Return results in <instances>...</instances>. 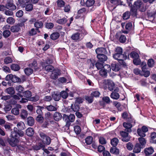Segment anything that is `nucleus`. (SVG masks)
Segmentation results:
<instances>
[{
    "instance_id": "nucleus-1",
    "label": "nucleus",
    "mask_w": 156,
    "mask_h": 156,
    "mask_svg": "<svg viewBox=\"0 0 156 156\" xmlns=\"http://www.w3.org/2000/svg\"><path fill=\"white\" fill-rule=\"evenodd\" d=\"M10 137L8 140V142L12 147H15L19 142L18 136L15 132H12Z\"/></svg>"
},
{
    "instance_id": "nucleus-2",
    "label": "nucleus",
    "mask_w": 156,
    "mask_h": 156,
    "mask_svg": "<svg viewBox=\"0 0 156 156\" xmlns=\"http://www.w3.org/2000/svg\"><path fill=\"white\" fill-rule=\"evenodd\" d=\"M40 140L44 144L49 145L51 143V139L49 136L47 135L44 132L40 131L39 132Z\"/></svg>"
},
{
    "instance_id": "nucleus-3",
    "label": "nucleus",
    "mask_w": 156,
    "mask_h": 156,
    "mask_svg": "<svg viewBox=\"0 0 156 156\" xmlns=\"http://www.w3.org/2000/svg\"><path fill=\"white\" fill-rule=\"evenodd\" d=\"M111 70L110 66L109 65H106L100 70L99 73L102 76L106 77L107 76V73L110 72Z\"/></svg>"
},
{
    "instance_id": "nucleus-4",
    "label": "nucleus",
    "mask_w": 156,
    "mask_h": 156,
    "mask_svg": "<svg viewBox=\"0 0 156 156\" xmlns=\"http://www.w3.org/2000/svg\"><path fill=\"white\" fill-rule=\"evenodd\" d=\"M128 133L125 130L120 132V134L122 137V141L127 142L129 141L130 137L129 136Z\"/></svg>"
},
{
    "instance_id": "nucleus-5",
    "label": "nucleus",
    "mask_w": 156,
    "mask_h": 156,
    "mask_svg": "<svg viewBox=\"0 0 156 156\" xmlns=\"http://www.w3.org/2000/svg\"><path fill=\"white\" fill-rule=\"evenodd\" d=\"M113 58L118 61L120 60H126L127 58V55L126 52H124L123 54L119 53H115L113 55Z\"/></svg>"
},
{
    "instance_id": "nucleus-6",
    "label": "nucleus",
    "mask_w": 156,
    "mask_h": 156,
    "mask_svg": "<svg viewBox=\"0 0 156 156\" xmlns=\"http://www.w3.org/2000/svg\"><path fill=\"white\" fill-rule=\"evenodd\" d=\"M23 96L28 98L29 101H35L38 100V98H36L34 97H31L32 96V94L30 91H26L23 92Z\"/></svg>"
},
{
    "instance_id": "nucleus-7",
    "label": "nucleus",
    "mask_w": 156,
    "mask_h": 156,
    "mask_svg": "<svg viewBox=\"0 0 156 156\" xmlns=\"http://www.w3.org/2000/svg\"><path fill=\"white\" fill-rule=\"evenodd\" d=\"M5 6L6 8L11 10H14L16 9V7L13 4L12 0H7Z\"/></svg>"
},
{
    "instance_id": "nucleus-8",
    "label": "nucleus",
    "mask_w": 156,
    "mask_h": 156,
    "mask_svg": "<svg viewBox=\"0 0 156 156\" xmlns=\"http://www.w3.org/2000/svg\"><path fill=\"white\" fill-rule=\"evenodd\" d=\"M22 26V24H18L11 27V31L12 32H18L21 29L20 27Z\"/></svg>"
},
{
    "instance_id": "nucleus-9",
    "label": "nucleus",
    "mask_w": 156,
    "mask_h": 156,
    "mask_svg": "<svg viewBox=\"0 0 156 156\" xmlns=\"http://www.w3.org/2000/svg\"><path fill=\"white\" fill-rule=\"evenodd\" d=\"M104 82L107 83L108 85V88L110 91H112L115 88V84L114 82L109 80H104Z\"/></svg>"
},
{
    "instance_id": "nucleus-10",
    "label": "nucleus",
    "mask_w": 156,
    "mask_h": 156,
    "mask_svg": "<svg viewBox=\"0 0 156 156\" xmlns=\"http://www.w3.org/2000/svg\"><path fill=\"white\" fill-rule=\"evenodd\" d=\"M61 74L60 71L59 70H53L51 74V77L52 79L55 80L58 78V76Z\"/></svg>"
},
{
    "instance_id": "nucleus-11",
    "label": "nucleus",
    "mask_w": 156,
    "mask_h": 156,
    "mask_svg": "<svg viewBox=\"0 0 156 156\" xmlns=\"http://www.w3.org/2000/svg\"><path fill=\"white\" fill-rule=\"evenodd\" d=\"M34 26L36 28V30L40 32V31L38 30L39 29L42 28L43 27V23L41 21L37 20L34 23Z\"/></svg>"
},
{
    "instance_id": "nucleus-12",
    "label": "nucleus",
    "mask_w": 156,
    "mask_h": 156,
    "mask_svg": "<svg viewBox=\"0 0 156 156\" xmlns=\"http://www.w3.org/2000/svg\"><path fill=\"white\" fill-rule=\"evenodd\" d=\"M95 51L97 55L102 54H107L108 53L106 49L103 48H97L95 50Z\"/></svg>"
},
{
    "instance_id": "nucleus-13",
    "label": "nucleus",
    "mask_w": 156,
    "mask_h": 156,
    "mask_svg": "<svg viewBox=\"0 0 156 156\" xmlns=\"http://www.w3.org/2000/svg\"><path fill=\"white\" fill-rule=\"evenodd\" d=\"M42 65L43 70H45L47 72H52L54 70V68L51 65L45 66L44 64H43Z\"/></svg>"
},
{
    "instance_id": "nucleus-14",
    "label": "nucleus",
    "mask_w": 156,
    "mask_h": 156,
    "mask_svg": "<svg viewBox=\"0 0 156 156\" xmlns=\"http://www.w3.org/2000/svg\"><path fill=\"white\" fill-rule=\"evenodd\" d=\"M53 117L55 121L58 122L62 119V116L60 113L56 112L53 114Z\"/></svg>"
},
{
    "instance_id": "nucleus-15",
    "label": "nucleus",
    "mask_w": 156,
    "mask_h": 156,
    "mask_svg": "<svg viewBox=\"0 0 156 156\" xmlns=\"http://www.w3.org/2000/svg\"><path fill=\"white\" fill-rule=\"evenodd\" d=\"M75 116L74 115L70 114L69 116H68L65 114L63 115V119L65 121L67 119L69 120L71 122H73L75 119Z\"/></svg>"
},
{
    "instance_id": "nucleus-16",
    "label": "nucleus",
    "mask_w": 156,
    "mask_h": 156,
    "mask_svg": "<svg viewBox=\"0 0 156 156\" xmlns=\"http://www.w3.org/2000/svg\"><path fill=\"white\" fill-rule=\"evenodd\" d=\"M123 126L126 128L124 130L125 131L128 133L131 132V128L132 127V125L130 123L124 122L123 123Z\"/></svg>"
},
{
    "instance_id": "nucleus-17",
    "label": "nucleus",
    "mask_w": 156,
    "mask_h": 156,
    "mask_svg": "<svg viewBox=\"0 0 156 156\" xmlns=\"http://www.w3.org/2000/svg\"><path fill=\"white\" fill-rule=\"evenodd\" d=\"M111 69L113 71L117 72L120 69V66L118 63L114 62L111 64Z\"/></svg>"
},
{
    "instance_id": "nucleus-18",
    "label": "nucleus",
    "mask_w": 156,
    "mask_h": 156,
    "mask_svg": "<svg viewBox=\"0 0 156 156\" xmlns=\"http://www.w3.org/2000/svg\"><path fill=\"white\" fill-rule=\"evenodd\" d=\"M132 27V23L131 22L127 23L125 26V28L126 30H122V33L125 34H128L129 31L131 30Z\"/></svg>"
},
{
    "instance_id": "nucleus-19",
    "label": "nucleus",
    "mask_w": 156,
    "mask_h": 156,
    "mask_svg": "<svg viewBox=\"0 0 156 156\" xmlns=\"http://www.w3.org/2000/svg\"><path fill=\"white\" fill-rule=\"evenodd\" d=\"M21 108V106L20 105H19L17 107L13 108L11 110V112L14 115H17L19 114L20 110L19 108Z\"/></svg>"
},
{
    "instance_id": "nucleus-20",
    "label": "nucleus",
    "mask_w": 156,
    "mask_h": 156,
    "mask_svg": "<svg viewBox=\"0 0 156 156\" xmlns=\"http://www.w3.org/2000/svg\"><path fill=\"white\" fill-rule=\"evenodd\" d=\"M105 54H102L99 55H97V57L98 60L101 62H104L107 60L108 59L107 57Z\"/></svg>"
},
{
    "instance_id": "nucleus-21",
    "label": "nucleus",
    "mask_w": 156,
    "mask_h": 156,
    "mask_svg": "<svg viewBox=\"0 0 156 156\" xmlns=\"http://www.w3.org/2000/svg\"><path fill=\"white\" fill-rule=\"evenodd\" d=\"M137 9L133 6L130 9V14L133 17H136L137 15Z\"/></svg>"
},
{
    "instance_id": "nucleus-22",
    "label": "nucleus",
    "mask_w": 156,
    "mask_h": 156,
    "mask_svg": "<svg viewBox=\"0 0 156 156\" xmlns=\"http://www.w3.org/2000/svg\"><path fill=\"white\" fill-rule=\"evenodd\" d=\"M142 147L141 145L137 143L135 145L134 147L133 151L135 153H139L140 152Z\"/></svg>"
},
{
    "instance_id": "nucleus-23",
    "label": "nucleus",
    "mask_w": 156,
    "mask_h": 156,
    "mask_svg": "<svg viewBox=\"0 0 156 156\" xmlns=\"http://www.w3.org/2000/svg\"><path fill=\"white\" fill-rule=\"evenodd\" d=\"M45 147V144L42 143H39V144L34 147V149L36 151L42 149L44 150Z\"/></svg>"
},
{
    "instance_id": "nucleus-24",
    "label": "nucleus",
    "mask_w": 156,
    "mask_h": 156,
    "mask_svg": "<svg viewBox=\"0 0 156 156\" xmlns=\"http://www.w3.org/2000/svg\"><path fill=\"white\" fill-rule=\"evenodd\" d=\"M28 115V113L26 110L22 109L21 110L20 113V116L22 119H26Z\"/></svg>"
},
{
    "instance_id": "nucleus-25",
    "label": "nucleus",
    "mask_w": 156,
    "mask_h": 156,
    "mask_svg": "<svg viewBox=\"0 0 156 156\" xmlns=\"http://www.w3.org/2000/svg\"><path fill=\"white\" fill-rule=\"evenodd\" d=\"M52 98L55 101H58L60 98V95L59 93L57 92H54L52 94Z\"/></svg>"
},
{
    "instance_id": "nucleus-26",
    "label": "nucleus",
    "mask_w": 156,
    "mask_h": 156,
    "mask_svg": "<svg viewBox=\"0 0 156 156\" xmlns=\"http://www.w3.org/2000/svg\"><path fill=\"white\" fill-rule=\"evenodd\" d=\"M144 153L146 155H148L152 154L154 152V149L153 147H151L145 148L144 150Z\"/></svg>"
},
{
    "instance_id": "nucleus-27",
    "label": "nucleus",
    "mask_w": 156,
    "mask_h": 156,
    "mask_svg": "<svg viewBox=\"0 0 156 156\" xmlns=\"http://www.w3.org/2000/svg\"><path fill=\"white\" fill-rule=\"evenodd\" d=\"M147 66L142 67V69L144 74V75L145 77H147L150 74V72L149 71L147 70Z\"/></svg>"
},
{
    "instance_id": "nucleus-28",
    "label": "nucleus",
    "mask_w": 156,
    "mask_h": 156,
    "mask_svg": "<svg viewBox=\"0 0 156 156\" xmlns=\"http://www.w3.org/2000/svg\"><path fill=\"white\" fill-rule=\"evenodd\" d=\"M34 123V120L33 117L29 116L27 118V124L30 126H32Z\"/></svg>"
},
{
    "instance_id": "nucleus-29",
    "label": "nucleus",
    "mask_w": 156,
    "mask_h": 156,
    "mask_svg": "<svg viewBox=\"0 0 156 156\" xmlns=\"http://www.w3.org/2000/svg\"><path fill=\"white\" fill-rule=\"evenodd\" d=\"M5 92L9 94H13L15 91L14 88L13 87H9L6 89L5 90Z\"/></svg>"
},
{
    "instance_id": "nucleus-30",
    "label": "nucleus",
    "mask_w": 156,
    "mask_h": 156,
    "mask_svg": "<svg viewBox=\"0 0 156 156\" xmlns=\"http://www.w3.org/2000/svg\"><path fill=\"white\" fill-rule=\"evenodd\" d=\"M110 152L112 154L117 155L119 154V150L115 147H112L110 150Z\"/></svg>"
},
{
    "instance_id": "nucleus-31",
    "label": "nucleus",
    "mask_w": 156,
    "mask_h": 156,
    "mask_svg": "<svg viewBox=\"0 0 156 156\" xmlns=\"http://www.w3.org/2000/svg\"><path fill=\"white\" fill-rule=\"evenodd\" d=\"M26 133L28 136H32L34 133L33 129L31 127L28 128L26 130Z\"/></svg>"
},
{
    "instance_id": "nucleus-32",
    "label": "nucleus",
    "mask_w": 156,
    "mask_h": 156,
    "mask_svg": "<svg viewBox=\"0 0 156 156\" xmlns=\"http://www.w3.org/2000/svg\"><path fill=\"white\" fill-rule=\"evenodd\" d=\"M49 111H55L57 110V107L56 106L50 105L47 106L45 108Z\"/></svg>"
},
{
    "instance_id": "nucleus-33",
    "label": "nucleus",
    "mask_w": 156,
    "mask_h": 156,
    "mask_svg": "<svg viewBox=\"0 0 156 156\" xmlns=\"http://www.w3.org/2000/svg\"><path fill=\"white\" fill-rule=\"evenodd\" d=\"M12 132H15L18 136L22 137L24 136L23 132L21 130L18 129L16 128H14L13 131Z\"/></svg>"
},
{
    "instance_id": "nucleus-34",
    "label": "nucleus",
    "mask_w": 156,
    "mask_h": 156,
    "mask_svg": "<svg viewBox=\"0 0 156 156\" xmlns=\"http://www.w3.org/2000/svg\"><path fill=\"white\" fill-rule=\"evenodd\" d=\"M110 96L112 98L114 99L117 100L119 98V95L117 92H113L111 93Z\"/></svg>"
},
{
    "instance_id": "nucleus-35",
    "label": "nucleus",
    "mask_w": 156,
    "mask_h": 156,
    "mask_svg": "<svg viewBox=\"0 0 156 156\" xmlns=\"http://www.w3.org/2000/svg\"><path fill=\"white\" fill-rule=\"evenodd\" d=\"M143 3L140 0H137L134 2L133 6L138 9L141 7Z\"/></svg>"
},
{
    "instance_id": "nucleus-36",
    "label": "nucleus",
    "mask_w": 156,
    "mask_h": 156,
    "mask_svg": "<svg viewBox=\"0 0 156 156\" xmlns=\"http://www.w3.org/2000/svg\"><path fill=\"white\" fill-rule=\"evenodd\" d=\"M27 2V0H18V3L17 5H19L22 7H24L25 6L26 3Z\"/></svg>"
},
{
    "instance_id": "nucleus-37",
    "label": "nucleus",
    "mask_w": 156,
    "mask_h": 156,
    "mask_svg": "<svg viewBox=\"0 0 156 156\" xmlns=\"http://www.w3.org/2000/svg\"><path fill=\"white\" fill-rule=\"evenodd\" d=\"M10 67L11 69L15 71H17L20 69V67L18 65L15 64H12L10 66Z\"/></svg>"
},
{
    "instance_id": "nucleus-38",
    "label": "nucleus",
    "mask_w": 156,
    "mask_h": 156,
    "mask_svg": "<svg viewBox=\"0 0 156 156\" xmlns=\"http://www.w3.org/2000/svg\"><path fill=\"white\" fill-rule=\"evenodd\" d=\"M119 143V140L117 138H114L112 139L111 141V143L112 145L115 147Z\"/></svg>"
},
{
    "instance_id": "nucleus-39",
    "label": "nucleus",
    "mask_w": 156,
    "mask_h": 156,
    "mask_svg": "<svg viewBox=\"0 0 156 156\" xmlns=\"http://www.w3.org/2000/svg\"><path fill=\"white\" fill-rule=\"evenodd\" d=\"M110 2L113 5H122V2H120L119 0H109Z\"/></svg>"
},
{
    "instance_id": "nucleus-40",
    "label": "nucleus",
    "mask_w": 156,
    "mask_h": 156,
    "mask_svg": "<svg viewBox=\"0 0 156 156\" xmlns=\"http://www.w3.org/2000/svg\"><path fill=\"white\" fill-rule=\"evenodd\" d=\"M59 36V34L57 32L53 33L50 35L51 39H58Z\"/></svg>"
},
{
    "instance_id": "nucleus-41",
    "label": "nucleus",
    "mask_w": 156,
    "mask_h": 156,
    "mask_svg": "<svg viewBox=\"0 0 156 156\" xmlns=\"http://www.w3.org/2000/svg\"><path fill=\"white\" fill-rule=\"evenodd\" d=\"M33 72V69L30 68H27L25 69L24 72L27 75H30Z\"/></svg>"
},
{
    "instance_id": "nucleus-42",
    "label": "nucleus",
    "mask_w": 156,
    "mask_h": 156,
    "mask_svg": "<svg viewBox=\"0 0 156 156\" xmlns=\"http://www.w3.org/2000/svg\"><path fill=\"white\" fill-rule=\"evenodd\" d=\"M93 138L91 136H88L85 139V142L87 145L90 144L93 142Z\"/></svg>"
},
{
    "instance_id": "nucleus-43",
    "label": "nucleus",
    "mask_w": 156,
    "mask_h": 156,
    "mask_svg": "<svg viewBox=\"0 0 156 156\" xmlns=\"http://www.w3.org/2000/svg\"><path fill=\"white\" fill-rule=\"evenodd\" d=\"M44 25L45 28L48 29H52L54 26L53 23L48 22H46Z\"/></svg>"
},
{
    "instance_id": "nucleus-44",
    "label": "nucleus",
    "mask_w": 156,
    "mask_h": 156,
    "mask_svg": "<svg viewBox=\"0 0 156 156\" xmlns=\"http://www.w3.org/2000/svg\"><path fill=\"white\" fill-rule=\"evenodd\" d=\"M36 120L39 123H42L44 121V118L43 115H38L36 119Z\"/></svg>"
},
{
    "instance_id": "nucleus-45",
    "label": "nucleus",
    "mask_w": 156,
    "mask_h": 156,
    "mask_svg": "<svg viewBox=\"0 0 156 156\" xmlns=\"http://www.w3.org/2000/svg\"><path fill=\"white\" fill-rule=\"evenodd\" d=\"M12 81L14 83L21 82V79L15 75H13Z\"/></svg>"
},
{
    "instance_id": "nucleus-46",
    "label": "nucleus",
    "mask_w": 156,
    "mask_h": 156,
    "mask_svg": "<svg viewBox=\"0 0 156 156\" xmlns=\"http://www.w3.org/2000/svg\"><path fill=\"white\" fill-rule=\"evenodd\" d=\"M85 99L89 104L92 103L93 101V97L91 96H85Z\"/></svg>"
},
{
    "instance_id": "nucleus-47",
    "label": "nucleus",
    "mask_w": 156,
    "mask_h": 156,
    "mask_svg": "<svg viewBox=\"0 0 156 156\" xmlns=\"http://www.w3.org/2000/svg\"><path fill=\"white\" fill-rule=\"evenodd\" d=\"M130 15L129 12L126 11L123 14L122 18L124 20H127L129 18Z\"/></svg>"
},
{
    "instance_id": "nucleus-48",
    "label": "nucleus",
    "mask_w": 156,
    "mask_h": 156,
    "mask_svg": "<svg viewBox=\"0 0 156 156\" xmlns=\"http://www.w3.org/2000/svg\"><path fill=\"white\" fill-rule=\"evenodd\" d=\"M94 0H87L86 2V5L87 7H90L92 6L94 3Z\"/></svg>"
},
{
    "instance_id": "nucleus-49",
    "label": "nucleus",
    "mask_w": 156,
    "mask_h": 156,
    "mask_svg": "<svg viewBox=\"0 0 156 156\" xmlns=\"http://www.w3.org/2000/svg\"><path fill=\"white\" fill-rule=\"evenodd\" d=\"M58 7H62L65 6V3L63 0H58L57 1Z\"/></svg>"
},
{
    "instance_id": "nucleus-50",
    "label": "nucleus",
    "mask_w": 156,
    "mask_h": 156,
    "mask_svg": "<svg viewBox=\"0 0 156 156\" xmlns=\"http://www.w3.org/2000/svg\"><path fill=\"white\" fill-rule=\"evenodd\" d=\"M25 10L27 11H30L33 9V5L32 4H30L25 5Z\"/></svg>"
},
{
    "instance_id": "nucleus-51",
    "label": "nucleus",
    "mask_w": 156,
    "mask_h": 156,
    "mask_svg": "<svg viewBox=\"0 0 156 156\" xmlns=\"http://www.w3.org/2000/svg\"><path fill=\"white\" fill-rule=\"evenodd\" d=\"M60 97L64 99L66 98L68 96V94L65 91H62L60 93Z\"/></svg>"
},
{
    "instance_id": "nucleus-52",
    "label": "nucleus",
    "mask_w": 156,
    "mask_h": 156,
    "mask_svg": "<svg viewBox=\"0 0 156 156\" xmlns=\"http://www.w3.org/2000/svg\"><path fill=\"white\" fill-rule=\"evenodd\" d=\"M24 126V123L22 122H18L17 124V126L19 130H23L24 129L23 126Z\"/></svg>"
},
{
    "instance_id": "nucleus-53",
    "label": "nucleus",
    "mask_w": 156,
    "mask_h": 156,
    "mask_svg": "<svg viewBox=\"0 0 156 156\" xmlns=\"http://www.w3.org/2000/svg\"><path fill=\"white\" fill-rule=\"evenodd\" d=\"M67 20L66 18L64 17L63 18L58 20L56 22L57 23L60 24H64L66 23Z\"/></svg>"
},
{
    "instance_id": "nucleus-54",
    "label": "nucleus",
    "mask_w": 156,
    "mask_h": 156,
    "mask_svg": "<svg viewBox=\"0 0 156 156\" xmlns=\"http://www.w3.org/2000/svg\"><path fill=\"white\" fill-rule=\"evenodd\" d=\"M71 109L73 111L76 112L79 110L80 108L78 105H73V104H72Z\"/></svg>"
},
{
    "instance_id": "nucleus-55",
    "label": "nucleus",
    "mask_w": 156,
    "mask_h": 156,
    "mask_svg": "<svg viewBox=\"0 0 156 156\" xmlns=\"http://www.w3.org/2000/svg\"><path fill=\"white\" fill-rule=\"evenodd\" d=\"M133 147V144L130 142L126 144V147L129 150L131 151L132 150Z\"/></svg>"
},
{
    "instance_id": "nucleus-56",
    "label": "nucleus",
    "mask_w": 156,
    "mask_h": 156,
    "mask_svg": "<svg viewBox=\"0 0 156 156\" xmlns=\"http://www.w3.org/2000/svg\"><path fill=\"white\" fill-rule=\"evenodd\" d=\"M4 61L5 64H7L12 62V60L11 58L9 57H7L4 59Z\"/></svg>"
},
{
    "instance_id": "nucleus-57",
    "label": "nucleus",
    "mask_w": 156,
    "mask_h": 156,
    "mask_svg": "<svg viewBox=\"0 0 156 156\" xmlns=\"http://www.w3.org/2000/svg\"><path fill=\"white\" fill-rule=\"evenodd\" d=\"M11 34L9 30H6L3 31V34L5 38H7Z\"/></svg>"
},
{
    "instance_id": "nucleus-58",
    "label": "nucleus",
    "mask_w": 156,
    "mask_h": 156,
    "mask_svg": "<svg viewBox=\"0 0 156 156\" xmlns=\"http://www.w3.org/2000/svg\"><path fill=\"white\" fill-rule=\"evenodd\" d=\"M130 55L133 59L137 58L139 57L138 54L135 52H132L130 54Z\"/></svg>"
},
{
    "instance_id": "nucleus-59",
    "label": "nucleus",
    "mask_w": 156,
    "mask_h": 156,
    "mask_svg": "<svg viewBox=\"0 0 156 156\" xmlns=\"http://www.w3.org/2000/svg\"><path fill=\"white\" fill-rule=\"evenodd\" d=\"M6 22L9 24H12L15 23V20L12 17H9L7 19Z\"/></svg>"
},
{
    "instance_id": "nucleus-60",
    "label": "nucleus",
    "mask_w": 156,
    "mask_h": 156,
    "mask_svg": "<svg viewBox=\"0 0 156 156\" xmlns=\"http://www.w3.org/2000/svg\"><path fill=\"white\" fill-rule=\"evenodd\" d=\"M74 130L75 133L77 134L80 133L81 129L80 127L79 126H75L74 127Z\"/></svg>"
},
{
    "instance_id": "nucleus-61",
    "label": "nucleus",
    "mask_w": 156,
    "mask_h": 156,
    "mask_svg": "<svg viewBox=\"0 0 156 156\" xmlns=\"http://www.w3.org/2000/svg\"><path fill=\"white\" fill-rule=\"evenodd\" d=\"M154 64V60L152 59H150L148 60L147 64L149 67H152Z\"/></svg>"
},
{
    "instance_id": "nucleus-62",
    "label": "nucleus",
    "mask_w": 156,
    "mask_h": 156,
    "mask_svg": "<svg viewBox=\"0 0 156 156\" xmlns=\"http://www.w3.org/2000/svg\"><path fill=\"white\" fill-rule=\"evenodd\" d=\"M45 119L47 120H50L52 117V115L49 112H48L45 114Z\"/></svg>"
},
{
    "instance_id": "nucleus-63",
    "label": "nucleus",
    "mask_w": 156,
    "mask_h": 156,
    "mask_svg": "<svg viewBox=\"0 0 156 156\" xmlns=\"http://www.w3.org/2000/svg\"><path fill=\"white\" fill-rule=\"evenodd\" d=\"M23 88L20 85L17 86L16 87V90L20 93H22V92L23 91Z\"/></svg>"
},
{
    "instance_id": "nucleus-64",
    "label": "nucleus",
    "mask_w": 156,
    "mask_h": 156,
    "mask_svg": "<svg viewBox=\"0 0 156 156\" xmlns=\"http://www.w3.org/2000/svg\"><path fill=\"white\" fill-rule=\"evenodd\" d=\"M137 131L138 134L140 136L143 137L145 136L146 135L144 133H145L143 131H142L140 129H138Z\"/></svg>"
}]
</instances>
